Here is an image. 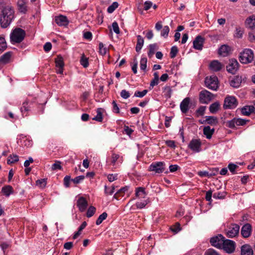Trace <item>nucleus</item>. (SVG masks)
<instances>
[{"instance_id":"a18cd8bd","label":"nucleus","mask_w":255,"mask_h":255,"mask_svg":"<svg viewBox=\"0 0 255 255\" xmlns=\"http://www.w3.org/2000/svg\"><path fill=\"white\" fill-rule=\"evenodd\" d=\"M47 184V179L43 178L37 180L36 182V185L41 188H44Z\"/></svg>"},{"instance_id":"13d9d810","label":"nucleus","mask_w":255,"mask_h":255,"mask_svg":"<svg viewBox=\"0 0 255 255\" xmlns=\"http://www.w3.org/2000/svg\"><path fill=\"white\" fill-rule=\"evenodd\" d=\"M115 192V187H108L107 186H105V192L108 195H112Z\"/></svg>"},{"instance_id":"58836bf2","label":"nucleus","mask_w":255,"mask_h":255,"mask_svg":"<svg viewBox=\"0 0 255 255\" xmlns=\"http://www.w3.org/2000/svg\"><path fill=\"white\" fill-rule=\"evenodd\" d=\"M19 160V157L16 154H12L9 156L7 160V163L8 164H11L18 161Z\"/></svg>"},{"instance_id":"ddd939ff","label":"nucleus","mask_w":255,"mask_h":255,"mask_svg":"<svg viewBox=\"0 0 255 255\" xmlns=\"http://www.w3.org/2000/svg\"><path fill=\"white\" fill-rule=\"evenodd\" d=\"M239 68V63L237 60L232 59L230 60L228 65L227 66V70L228 72L234 74Z\"/></svg>"},{"instance_id":"aec40b11","label":"nucleus","mask_w":255,"mask_h":255,"mask_svg":"<svg viewBox=\"0 0 255 255\" xmlns=\"http://www.w3.org/2000/svg\"><path fill=\"white\" fill-rule=\"evenodd\" d=\"M55 20L56 23L59 26H67L69 23L67 17L63 15L56 16Z\"/></svg>"},{"instance_id":"20e7f679","label":"nucleus","mask_w":255,"mask_h":255,"mask_svg":"<svg viewBox=\"0 0 255 255\" xmlns=\"http://www.w3.org/2000/svg\"><path fill=\"white\" fill-rule=\"evenodd\" d=\"M205 84L208 88L212 90L216 91L219 87L218 78L214 75L207 77L205 78Z\"/></svg>"},{"instance_id":"680f3d73","label":"nucleus","mask_w":255,"mask_h":255,"mask_svg":"<svg viewBox=\"0 0 255 255\" xmlns=\"http://www.w3.org/2000/svg\"><path fill=\"white\" fill-rule=\"evenodd\" d=\"M121 96L124 99H127L130 97L129 93L126 90H123L121 92Z\"/></svg>"},{"instance_id":"b1692460","label":"nucleus","mask_w":255,"mask_h":255,"mask_svg":"<svg viewBox=\"0 0 255 255\" xmlns=\"http://www.w3.org/2000/svg\"><path fill=\"white\" fill-rule=\"evenodd\" d=\"M241 255H253V250L249 245H244L241 247Z\"/></svg>"},{"instance_id":"4468645a","label":"nucleus","mask_w":255,"mask_h":255,"mask_svg":"<svg viewBox=\"0 0 255 255\" xmlns=\"http://www.w3.org/2000/svg\"><path fill=\"white\" fill-rule=\"evenodd\" d=\"M224 237L222 235H219L218 236L214 237L210 239V243L213 246L218 248H222Z\"/></svg>"},{"instance_id":"39448f33","label":"nucleus","mask_w":255,"mask_h":255,"mask_svg":"<svg viewBox=\"0 0 255 255\" xmlns=\"http://www.w3.org/2000/svg\"><path fill=\"white\" fill-rule=\"evenodd\" d=\"M188 148L194 153L202 151V142L199 138H193L188 145Z\"/></svg>"},{"instance_id":"37998d69","label":"nucleus","mask_w":255,"mask_h":255,"mask_svg":"<svg viewBox=\"0 0 255 255\" xmlns=\"http://www.w3.org/2000/svg\"><path fill=\"white\" fill-rule=\"evenodd\" d=\"M6 47L7 45L5 39L0 36V54L6 49Z\"/></svg>"},{"instance_id":"f8f14e48","label":"nucleus","mask_w":255,"mask_h":255,"mask_svg":"<svg viewBox=\"0 0 255 255\" xmlns=\"http://www.w3.org/2000/svg\"><path fill=\"white\" fill-rule=\"evenodd\" d=\"M246 120L240 118H234L227 122V126L230 128H234L236 126H244L247 123Z\"/></svg>"},{"instance_id":"49530a36","label":"nucleus","mask_w":255,"mask_h":255,"mask_svg":"<svg viewBox=\"0 0 255 255\" xmlns=\"http://www.w3.org/2000/svg\"><path fill=\"white\" fill-rule=\"evenodd\" d=\"M226 193L225 192H218L214 193L213 197L216 199H223L226 196Z\"/></svg>"},{"instance_id":"c9c22d12","label":"nucleus","mask_w":255,"mask_h":255,"mask_svg":"<svg viewBox=\"0 0 255 255\" xmlns=\"http://www.w3.org/2000/svg\"><path fill=\"white\" fill-rule=\"evenodd\" d=\"M11 54L10 52H6L0 57V63L1 64H6L8 63L10 59Z\"/></svg>"},{"instance_id":"423d86ee","label":"nucleus","mask_w":255,"mask_h":255,"mask_svg":"<svg viewBox=\"0 0 255 255\" xmlns=\"http://www.w3.org/2000/svg\"><path fill=\"white\" fill-rule=\"evenodd\" d=\"M239 230L240 226L238 224H232L227 227L226 235L228 238H234L239 234Z\"/></svg>"},{"instance_id":"4be33fe9","label":"nucleus","mask_w":255,"mask_h":255,"mask_svg":"<svg viewBox=\"0 0 255 255\" xmlns=\"http://www.w3.org/2000/svg\"><path fill=\"white\" fill-rule=\"evenodd\" d=\"M189 103L190 99L189 98H186L180 103V108L183 113H186L189 110Z\"/></svg>"},{"instance_id":"a211bd4d","label":"nucleus","mask_w":255,"mask_h":255,"mask_svg":"<svg viewBox=\"0 0 255 255\" xmlns=\"http://www.w3.org/2000/svg\"><path fill=\"white\" fill-rule=\"evenodd\" d=\"M224 67L222 63L218 60L212 61L209 65L210 69L213 72H218L220 71Z\"/></svg>"},{"instance_id":"774afa93","label":"nucleus","mask_w":255,"mask_h":255,"mask_svg":"<svg viewBox=\"0 0 255 255\" xmlns=\"http://www.w3.org/2000/svg\"><path fill=\"white\" fill-rule=\"evenodd\" d=\"M238 166L233 163H230L228 165V168L229 170L233 173H235V170L237 168Z\"/></svg>"},{"instance_id":"603ef678","label":"nucleus","mask_w":255,"mask_h":255,"mask_svg":"<svg viewBox=\"0 0 255 255\" xmlns=\"http://www.w3.org/2000/svg\"><path fill=\"white\" fill-rule=\"evenodd\" d=\"M178 49L176 46H172L171 48V51H170V57L171 58H174L176 56V55L178 53Z\"/></svg>"},{"instance_id":"f257e3e1","label":"nucleus","mask_w":255,"mask_h":255,"mask_svg":"<svg viewBox=\"0 0 255 255\" xmlns=\"http://www.w3.org/2000/svg\"><path fill=\"white\" fill-rule=\"evenodd\" d=\"M0 23L3 28L7 27L11 22L14 18V10L9 5L0 4Z\"/></svg>"},{"instance_id":"69168bd1","label":"nucleus","mask_w":255,"mask_h":255,"mask_svg":"<svg viewBox=\"0 0 255 255\" xmlns=\"http://www.w3.org/2000/svg\"><path fill=\"white\" fill-rule=\"evenodd\" d=\"M112 105H113V112L115 113H120V109L115 101H113Z\"/></svg>"},{"instance_id":"79ce46f5","label":"nucleus","mask_w":255,"mask_h":255,"mask_svg":"<svg viewBox=\"0 0 255 255\" xmlns=\"http://www.w3.org/2000/svg\"><path fill=\"white\" fill-rule=\"evenodd\" d=\"M147 59L145 57H143L140 60V69L141 70L145 71L146 68Z\"/></svg>"},{"instance_id":"e2e57ef3","label":"nucleus","mask_w":255,"mask_h":255,"mask_svg":"<svg viewBox=\"0 0 255 255\" xmlns=\"http://www.w3.org/2000/svg\"><path fill=\"white\" fill-rule=\"evenodd\" d=\"M166 144L173 149H175L176 147V145L175 144V142L174 140H168L165 141Z\"/></svg>"},{"instance_id":"72a5a7b5","label":"nucleus","mask_w":255,"mask_h":255,"mask_svg":"<svg viewBox=\"0 0 255 255\" xmlns=\"http://www.w3.org/2000/svg\"><path fill=\"white\" fill-rule=\"evenodd\" d=\"M158 46L157 44L154 43L149 45V51L147 55L149 58H151L155 54V51L158 49Z\"/></svg>"},{"instance_id":"9b49d317","label":"nucleus","mask_w":255,"mask_h":255,"mask_svg":"<svg viewBox=\"0 0 255 255\" xmlns=\"http://www.w3.org/2000/svg\"><path fill=\"white\" fill-rule=\"evenodd\" d=\"M33 104L26 100L22 103V107L20 108V112L23 117H26L29 115V112L32 110Z\"/></svg>"},{"instance_id":"dca6fc26","label":"nucleus","mask_w":255,"mask_h":255,"mask_svg":"<svg viewBox=\"0 0 255 255\" xmlns=\"http://www.w3.org/2000/svg\"><path fill=\"white\" fill-rule=\"evenodd\" d=\"M205 39L203 37L198 35L193 41V47L195 49L201 50L203 48Z\"/></svg>"},{"instance_id":"7ed1b4c3","label":"nucleus","mask_w":255,"mask_h":255,"mask_svg":"<svg viewBox=\"0 0 255 255\" xmlns=\"http://www.w3.org/2000/svg\"><path fill=\"white\" fill-rule=\"evenodd\" d=\"M254 53L251 49H246L240 53V61L243 64L251 63L254 59Z\"/></svg>"},{"instance_id":"7c9ffc66","label":"nucleus","mask_w":255,"mask_h":255,"mask_svg":"<svg viewBox=\"0 0 255 255\" xmlns=\"http://www.w3.org/2000/svg\"><path fill=\"white\" fill-rule=\"evenodd\" d=\"M214 131V128H211L209 126L205 127L203 128V133L207 139L211 138Z\"/></svg>"},{"instance_id":"2f4dec72","label":"nucleus","mask_w":255,"mask_h":255,"mask_svg":"<svg viewBox=\"0 0 255 255\" xmlns=\"http://www.w3.org/2000/svg\"><path fill=\"white\" fill-rule=\"evenodd\" d=\"M1 193L6 197H9L10 194H13V189L10 185L4 186L1 188Z\"/></svg>"},{"instance_id":"412c9836","label":"nucleus","mask_w":255,"mask_h":255,"mask_svg":"<svg viewBox=\"0 0 255 255\" xmlns=\"http://www.w3.org/2000/svg\"><path fill=\"white\" fill-rule=\"evenodd\" d=\"M252 227L249 224H246L243 226L241 229V234L244 238L249 237L251 233Z\"/></svg>"},{"instance_id":"393cba45","label":"nucleus","mask_w":255,"mask_h":255,"mask_svg":"<svg viewBox=\"0 0 255 255\" xmlns=\"http://www.w3.org/2000/svg\"><path fill=\"white\" fill-rule=\"evenodd\" d=\"M135 197L138 199L144 198L147 195V194L145 191V188L143 187H140L136 188L135 189Z\"/></svg>"},{"instance_id":"09e8293b","label":"nucleus","mask_w":255,"mask_h":255,"mask_svg":"<svg viewBox=\"0 0 255 255\" xmlns=\"http://www.w3.org/2000/svg\"><path fill=\"white\" fill-rule=\"evenodd\" d=\"M118 6L119 3L117 2H114L108 7L107 11L109 13H111L115 11V10L118 7Z\"/></svg>"},{"instance_id":"4c0bfd02","label":"nucleus","mask_w":255,"mask_h":255,"mask_svg":"<svg viewBox=\"0 0 255 255\" xmlns=\"http://www.w3.org/2000/svg\"><path fill=\"white\" fill-rule=\"evenodd\" d=\"M86 226H87V223L86 222H83V223L81 225V226L79 228L78 231L76 232L74 234V235L73 237V239H77L81 235V232L86 227Z\"/></svg>"},{"instance_id":"5fc2aeb1","label":"nucleus","mask_w":255,"mask_h":255,"mask_svg":"<svg viewBox=\"0 0 255 255\" xmlns=\"http://www.w3.org/2000/svg\"><path fill=\"white\" fill-rule=\"evenodd\" d=\"M148 91L147 90H144L142 91H136L134 93V96L136 97L142 98L144 97L147 93Z\"/></svg>"},{"instance_id":"6e6d98bb","label":"nucleus","mask_w":255,"mask_h":255,"mask_svg":"<svg viewBox=\"0 0 255 255\" xmlns=\"http://www.w3.org/2000/svg\"><path fill=\"white\" fill-rule=\"evenodd\" d=\"M205 110V106H201L199 107V109L196 111V115L197 117L203 116L204 114Z\"/></svg>"},{"instance_id":"9d476101","label":"nucleus","mask_w":255,"mask_h":255,"mask_svg":"<svg viewBox=\"0 0 255 255\" xmlns=\"http://www.w3.org/2000/svg\"><path fill=\"white\" fill-rule=\"evenodd\" d=\"M165 164L163 162H156L152 163L149 167V170L155 173H162L165 169Z\"/></svg>"},{"instance_id":"0e129e2a","label":"nucleus","mask_w":255,"mask_h":255,"mask_svg":"<svg viewBox=\"0 0 255 255\" xmlns=\"http://www.w3.org/2000/svg\"><path fill=\"white\" fill-rule=\"evenodd\" d=\"M108 179L110 182H113L118 179L117 174H110L108 175Z\"/></svg>"},{"instance_id":"a19ab883","label":"nucleus","mask_w":255,"mask_h":255,"mask_svg":"<svg viewBox=\"0 0 255 255\" xmlns=\"http://www.w3.org/2000/svg\"><path fill=\"white\" fill-rule=\"evenodd\" d=\"M108 216V214L106 212H103L102 214H101L98 218L97 219L96 224L97 225H100L102 222L105 220Z\"/></svg>"},{"instance_id":"c756f323","label":"nucleus","mask_w":255,"mask_h":255,"mask_svg":"<svg viewBox=\"0 0 255 255\" xmlns=\"http://www.w3.org/2000/svg\"><path fill=\"white\" fill-rule=\"evenodd\" d=\"M254 110L255 108L253 106H246L241 109V113L244 116H249L254 112Z\"/></svg>"},{"instance_id":"de8ad7c7","label":"nucleus","mask_w":255,"mask_h":255,"mask_svg":"<svg viewBox=\"0 0 255 255\" xmlns=\"http://www.w3.org/2000/svg\"><path fill=\"white\" fill-rule=\"evenodd\" d=\"M149 201L148 199L144 200L142 201H138L136 203V207L138 209L143 208L148 203Z\"/></svg>"},{"instance_id":"3c124183","label":"nucleus","mask_w":255,"mask_h":255,"mask_svg":"<svg viewBox=\"0 0 255 255\" xmlns=\"http://www.w3.org/2000/svg\"><path fill=\"white\" fill-rule=\"evenodd\" d=\"M95 212H96V208L93 206H90L87 210V214H86L87 217L88 218L91 217L92 216H93L94 215Z\"/></svg>"},{"instance_id":"cd10ccee","label":"nucleus","mask_w":255,"mask_h":255,"mask_svg":"<svg viewBox=\"0 0 255 255\" xmlns=\"http://www.w3.org/2000/svg\"><path fill=\"white\" fill-rule=\"evenodd\" d=\"M19 11L23 13H25L27 10L26 4V0H18L17 2Z\"/></svg>"},{"instance_id":"4d7b16f0","label":"nucleus","mask_w":255,"mask_h":255,"mask_svg":"<svg viewBox=\"0 0 255 255\" xmlns=\"http://www.w3.org/2000/svg\"><path fill=\"white\" fill-rule=\"evenodd\" d=\"M107 48L105 47L104 45L102 43L99 44V52L101 54L104 55L107 53Z\"/></svg>"},{"instance_id":"2eb2a0df","label":"nucleus","mask_w":255,"mask_h":255,"mask_svg":"<svg viewBox=\"0 0 255 255\" xmlns=\"http://www.w3.org/2000/svg\"><path fill=\"white\" fill-rule=\"evenodd\" d=\"M18 142L20 143L22 146L30 147L32 145V141L29 137H27L23 134L19 135Z\"/></svg>"},{"instance_id":"bf43d9fd","label":"nucleus","mask_w":255,"mask_h":255,"mask_svg":"<svg viewBox=\"0 0 255 255\" xmlns=\"http://www.w3.org/2000/svg\"><path fill=\"white\" fill-rule=\"evenodd\" d=\"M243 31L241 28H236L234 36L237 38H241L242 37Z\"/></svg>"},{"instance_id":"5701e85b","label":"nucleus","mask_w":255,"mask_h":255,"mask_svg":"<svg viewBox=\"0 0 255 255\" xmlns=\"http://www.w3.org/2000/svg\"><path fill=\"white\" fill-rule=\"evenodd\" d=\"M231 51V48L227 45H222L219 49L218 53L220 55L225 57L228 56Z\"/></svg>"},{"instance_id":"6e6552de","label":"nucleus","mask_w":255,"mask_h":255,"mask_svg":"<svg viewBox=\"0 0 255 255\" xmlns=\"http://www.w3.org/2000/svg\"><path fill=\"white\" fill-rule=\"evenodd\" d=\"M213 98V94L207 90H203L200 93L199 100L201 103L208 104Z\"/></svg>"},{"instance_id":"f3484780","label":"nucleus","mask_w":255,"mask_h":255,"mask_svg":"<svg viewBox=\"0 0 255 255\" xmlns=\"http://www.w3.org/2000/svg\"><path fill=\"white\" fill-rule=\"evenodd\" d=\"M55 64L57 68L56 72L58 74H62L63 72V67L64 65L62 57L59 55L55 59Z\"/></svg>"},{"instance_id":"f03ea898","label":"nucleus","mask_w":255,"mask_h":255,"mask_svg":"<svg viewBox=\"0 0 255 255\" xmlns=\"http://www.w3.org/2000/svg\"><path fill=\"white\" fill-rule=\"evenodd\" d=\"M25 31L20 28L13 29L10 34V42L14 44L22 42L25 36Z\"/></svg>"},{"instance_id":"6ab92c4d","label":"nucleus","mask_w":255,"mask_h":255,"mask_svg":"<svg viewBox=\"0 0 255 255\" xmlns=\"http://www.w3.org/2000/svg\"><path fill=\"white\" fill-rule=\"evenodd\" d=\"M77 206L79 210L83 212L86 210L88 207V202L86 199L83 197H80L77 200Z\"/></svg>"},{"instance_id":"f704fd0d","label":"nucleus","mask_w":255,"mask_h":255,"mask_svg":"<svg viewBox=\"0 0 255 255\" xmlns=\"http://www.w3.org/2000/svg\"><path fill=\"white\" fill-rule=\"evenodd\" d=\"M137 41L135 47L136 51L137 52H140L144 43V39L140 35L137 36Z\"/></svg>"},{"instance_id":"e433bc0d","label":"nucleus","mask_w":255,"mask_h":255,"mask_svg":"<svg viewBox=\"0 0 255 255\" xmlns=\"http://www.w3.org/2000/svg\"><path fill=\"white\" fill-rule=\"evenodd\" d=\"M220 107V105L219 102H216L212 104L210 106L209 111L211 113L215 114L218 111Z\"/></svg>"},{"instance_id":"c85d7f7f","label":"nucleus","mask_w":255,"mask_h":255,"mask_svg":"<svg viewBox=\"0 0 255 255\" xmlns=\"http://www.w3.org/2000/svg\"><path fill=\"white\" fill-rule=\"evenodd\" d=\"M205 118V121L203 122L200 121V123L202 124H204V123H206L207 124L212 126H215L217 125L218 123L217 118L215 117L206 116Z\"/></svg>"},{"instance_id":"1a4fd4ad","label":"nucleus","mask_w":255,"mask_h":255,"mask_svg":"<svg viewBox=\"0 0 255 255\" xmlns=\"http://www.w3.org/2000/svg\"><path fill=\"white\" fill-rule=\"evenodd\" d=\"M222 247L227 253H232L235 250V243L233 241L225 239L224 238Z\"/></svg>"},{"instance_id":"bb28decb","label":"nucleus","mask_w":255,"mask_h":255,"mask_svg":"<svg viewBox=\"0 0 255 255\" xmlns=\"http://www.w3.org/2000/svg\"><path fill=\"white\" fill-rule=\"evenodd\" d=\"M246 25L250 28L255 29V14L248 17L245 21Z\"/></svg>"},{"instance_id":"473e14b6","label":"nucleus","mask_w":255,"mask_h":255,"mask_svg":"<svg viewBox=\"0 0 255 255\" xmlns=\"http://www.w3.org/2000/svg\"><path fill=\"white\" fill-rule=\"evenodd\" d=\"M241 78L239 76L234 77L230 81V85L234 88H239L241 84Z\"/></svg>"},{"instance_id":"052dcab7","label":"nucleus","mask_w":255,"mask_h":255,"mask_svg":"<svg viewBox=\"0 0 255 255\" xmlns=\"http://www.w3.org/2000/svg\"><path fill=\"white\" fill-rule=\"evenodd\" d=\"M112 28L113 31L116 33V34H119L120 33V28L119 27L118 23L116 21H114L112 23Z\"/></svg>"},{"instance_id":"0eeeda50","label":"nucleus","mask_w":255,"mask_h":255,"mask_svg":"<svg viewBox=\"0 0 255 255\" xmlns=\"http://www.w3.org/2000/svg\"><path fill=\"white\" fill-rule=\"evenodd\" d=\"M238 105L236 98L232 96H228L224 100V108L225 109H232L235 108Z\"/></svg>"},{"instance_id":"8fccbe9b","label":"nucleus","mask_w":255,"mask_h":255,"mask_svg":"<svg viewBox=\"0 0 255 255\" xmlns=\"http://www.w3.org/2000/svg\"><path fill=\"white\" fill-rule=\"evenodd\" d=\"M169 30L170 29H169V27L168 26H167V25L164 26L163 27L162 30H161V34H160L161 36H163L165 38H166L168 35Z\"/></svg>"},{"instance_id":"c03bdc74","label":"nucleus","mask_w":255,"mask_h":255,"mask_svg":"<svg viewBox=\"0 0 255 255\" xmlns=\"http://www.w3.org/2000/svg\"><path fill=\"white\" fill-rule=\"evenodd\" d=\"M102 109L101 108H98L97 110V116L95 117L93 120L98 121L102 122L103 120L102 117Z\"/></svg>"},{"instance_id":"a878e982","label":"nucleus","mask_w":255,"mask_h":255,"mask_svg":"<svg viewBox=\"0 0 255 255\" xmlns=\"http://www.w3.org/2000/svg\"><path fill=\"white\" fill-rule=\"evenodd\" d=\"M111 164L115 166L117 163H122L123 162V157H121L119 154L113 153L111 156Z\"/></svg>"},{"instance_id":"ea45409f","label":"nucleus","mask_w":255,"mask_h":255,"mask_svg":"<svg viewBox=\"0 0 255 255\" xmlns=\"http://www.w3.org/2000/svg\"><path fill=\"white\" fill-rule=\"evenodd\" d=\"M80 64L84 67L87 68L89 66L88 58L84 54H83L80 60Z\"/></svg>"},{"instance_id":"338daca9","label":"nucleus","mask_w":255,"mask_h":255,"mask_svg":"<svg viewBox=\"0 0 255 255\" xmlns=\"http://www.w3.org/2000/svg\"><path fill=\"white\" fill-rule=\"evenodd\" d=\"M205 255H219L218 253L213 249H208L205 252Z\"/></svg>"},{"instance_id":"864d4df0","label":"nucleus","mask_w":255,"mask_h":255,"mask_svg":"<svg viewBox=\"0 0 255 255\" xmlns=\"http://www.w3.org/2000/svg\"><path fill=\"white\" fill-rule=\"evenodd\" d=\"M62 168L61 165V162L59 161H56L54 164L52 165L51 169L52 170H60Z\"/></svg>"}]
</instances>
